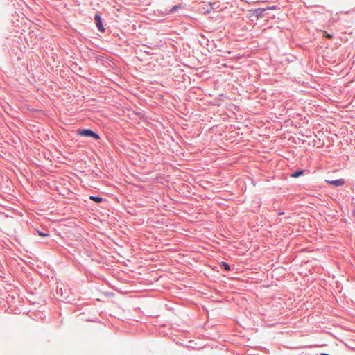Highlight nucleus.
I'll return each instance as SVG.
<instances>
[{"instance_id":"3","label":"nucleus","mask_w":355,"mask_h":355,"mask_svg":"<svg viewBox=\"0 0 355 355\" xmlns=\"http://www.w3.org/2000/svg\"><path fill=\"white\" fill-rule=\"evenodd\" d=\"M94 19H95L96 24V26H97L98 30L101 32H103L105 31V28L103 26L101 16L99 15H96L95 16Z\"/></svg>"},{"instance_id":"6","label":"nucleus","mask_w":355,"mask_h":355,"mask_svg":"<svg viewBox=\"0 0 355 355\" xmlns=\"http://www.w3.org/2000/svg\"><path fill=\"white\" fill-rule=\"evenodd\" d=\"M89 198H90L91 200H94V202H98V203H99V202H102V198H101V197H98V196H91L89 197Z\"/></svg>"},{"instance_id":"10","label":"nucleus","mask_w":355,"mask_h":355,"mask_svg":"<svg viewBox=\"0 0 355 355\" xmlns=\"http://www.w3.org/2000/svg\"><path fill=\"white\" fill-rule=\"evenodd\" d=\"M177 8H178V6H175L171 9V11L175 10Z\"/></svg>"},{"instance_id":"8","label":"nucleus","mask_w":355,"mask_h":355,"mask_svg":"<svg viewBox=\"0 0 355 355\" xmlns=\"http://www.w3.org/2000/svg\"><path fill=\"white\" fill-rule=\"evenodd\" d=\"M38 234L40 236H49V234L47 232L44 233V232L38 231Z\"/></svg>"},{"instance_id":"5","label":"nucleus","mask_w":355,"mask_h":355,"mask_svg":"<svg viewBox=\"0 0 355 355\" xmlns=\"http://www.w3.org/2000/svg\"><path fill=\"white\" fill-rule=\"evenodd\" d=\"M303 173H304V171L303 170H300V171H297L296 172L293 173L291 175V178H298L300 175H302Z\"/></svg>"},{"instance_id":"9","label":"nucleus","mask_w":355,"mask_h":355,"mask_svg":"<svg viewBox=\"0 0 355 355\" xmlns=\"http://www.w3.org/2000/svg\"><path fill=\"white\" fill-rule=\"evenodd\" d=\"M324 33L327 38H329V39L332 38V35L331 34L327 33V32H325V31H324Z\"/></svg>"},{"instance_id":"11","label":"nucleus","mask_w":355,"mask_h":355,"mask_svg":"<svg viewBox=\"0 0 355 355\" xmlns=\"http://www.w3.org/2000/svg\"><path fill=\"white\" fill-rule=\"evenodd\" d=\"M354 214H355V209H354Z\"/></svg>"},{"instance_id":"7","label":"nucleus","mask_w":355,"mask_h":355,"mask_svg":"<svg viewBox=\"0 0 355 355\" xmlns=\"http://www.w3.org/2000/svg\"><path fill=\"white\" fill-rule=\"evenodd\" d=\"M221 265L224 268L225 270H226L227 271L230 270V266L227 263H226L225 262H222Z\"/></svg>"},{"instance_id":"2","label":"nucleus","mask_w":355,"mask_h":355,"mask_svg":"<svg viewBox=\"0 0 355 355\" xmlns=\"http://www.w3.org/2000/svg\"><path fill=\"white\" fill-rule=\"evenodd\" d=\"M12 21L13 23V26L19 28L21 22L19 21V13L17 11H15V14H12Z\"/></svg>"},{"instance_id":"4","label":"nucleus","mask_w":355,"mask_h":355,"mask_svg":"<svg viewBox=\"0 0 355 355\" xmlns=\"http://www.w3.org/2000/svg\"><path fill=\"white\" fill-rule=\"evenodd\" d=\"M327 182L336 187H340L344 184L345 181L343 179H338L335 180H327Z\"/></svg>"},{"instance_id":"1","label":"nucleus","mask_w":355,"mask_h":355,"mask_svg":"<svg viewBox=\"0 0 355 355\" xmlns=\"http://www.w3.org/2000/svg\"><path fill=\"white\" fill-rule=\"evenodd\" d=\"M78 134L82 137H93L96 139H99V136L91 130H79Z\"/></svg>"}]
</instances>
